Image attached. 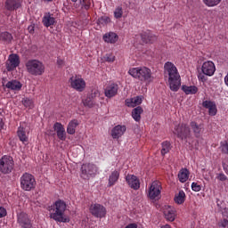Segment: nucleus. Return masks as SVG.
<instances>
[{"instance_id": "obj_28", "label": "nucleus", "mask_w": 228, "mask_h": 228, "mask_svg": "<svg viewBox=\"0 0 228 228\" xmlns=\"http://www.w3.org/2000/svg\"><path fill=\"white\" fill-rule=\"evenodd\" d=\"M164 216L168 222H174V220H175V210L171 207H168L164 210Z\"/></svg>"}, {"instance_id": "obj_27", "label": "nucleus", "mask_w": 228, "mask_h": 228, "mask_svg": "<svg viewBox=\"0 0 228 228\" xmlns=\"http://www.w3.org/2000/svg\"><path fill=\"white\" fill-rule=\"evenodd\" d=\"M185 200L186 193L184 192V191L181 190L178 193L175 195L174 201L175 202V204L181 206V204H184Z\"/></svg>"}, {"instance_id": "obj_58", "label": "nucleus", "mask_w": 228, "mask_h": 228, "mask_svg": "<svg viewBox=\"0 0 228 228\" xmlns=\"http://www.w3.org/2000/svg\"><path fill=\"white\" fill-rule=\"evenodd\" d=\"M219 202H220L219 200L216 201V204H217L218 207H220V203Z\"/></svg>"}, {"instance_id": "obj_50", "label": "nucleus", "mask_w": 228, "mask_h": 228, "mask_svg": "<svg viewBox=\"0 0 228 228\" xmlns=\"http://www.w3.org/2000/svg\"><path fill=\"white\" fill-rule=\"evenodd\" d=\"M198 78L200 79V81H202V83H205V81H208V78L206 77L205 74H200L198 76Z\"/></svg>"}, {"instance_id": "obj_8", "label": "nucleus", "mask_w": 228, "mask_h": 228, "mask_svg": "<svg viewBox=\"0 0 228 228\" xmlns=\"http://www.w3.org/2000/svg\"><path fill=\"white\" fill-rule=\"evenodd\" d=\"M161 183L159 181H154L151 183L148 190V197L151 200H158L161 197Z\"/></svg>"}, {"instance_id": "obj_36", "label": "nucleus", "mask_w": 228, "mask_h": 228, "mask_svg": "<svg viewBox=\"0 0 228 228\" xmlns=\"http://www.w3.org/2000/svg\"><path fill=\"white\" fill-rule=\"evenodd\" d=\"M84 106H87V108H94L95 106V102H94V98L91 96H87L85 100H83Z\"/></svg>"}, {"instance_id": "obj_33", "label": "nucleus", "mask_w": 228, "mask_h": 228, "mask_svg": "<svg viewBox=\"0 0 228 228\" xmlns=\"http://www.w3.org/2000/svg\"><path fill=\"white\" fill-rule=\"evenodd\" d=\"M29 216H28V214L21 212L18 215V224H20V225H24L25 224H28L29 222Z\"/></svg>"}, {"instance_id": "obj_42", "label": "nucleus", "mask_w": 228, "mask_h": 228, "mask_svg": "<svg viewBox=\"0 0 228 228\" xmlns=\"http://www.w3.org/2000/svg\"><path fill=\"white\" fill-rule=\"evenodd\" d=\"M192 191H200L202 190V185L199 184L197 182H193L191 185Z\"/></svg>"}, {"instance_id": "obj_16", "label": "nucleus", "mask_w": 228, "mask_h": 228, "mask_svg": "<svg viewBox=\"0 0 228 228\" xmlns=\"http://www.w3.org/2000/svg\"><path fill=\"white\" fill-rule=\"evenodd\" d=\"M126 181L132 190H140V179H138V176L134 175H127L126 176Z\"/></svg>"}, {"instance_id": "obj_60", "label": "nucleus", "mask_w": 228, "mask_h": 228, "mask_svg": "<svg viewBox=\"0 0 228 228\" xmlns=\"http://www.w3.org/2000/svg\"><path fill=\"white\" fill-rule=\"evenodd\" d=\"M45 1H47L48 3H51V1H53V0H45Z\"/></svg>"}, {"instance_id": "obj_15", "label": "nucleus", "mask_w": 228, "mask_h": 228, "mask_svg": "<svg viewBox=\"0 0 228 228\" xmlns=\"http://www.w3.org/2000/svg\"><path fill=\"white\" fill-rule=\"evenodd\" d=\"M126 131H127L126 125H118L112 128L111 136L114 140H118V138L124 136Z\"/></svg>"}, {"instance_id": "obj_52", "label": "nucleus", "mask_w": 228, "mask_h": 228, "mask_svg": "<svg viewBox=\"0 0 228 228\" xmlns=\"http://www.w3.org/2000/svg\"><path fill=\"white\" fill-rule=\"evenodd\" d=\"M97 95H100L99 90H94L93 93L89 95L91 98H95Z\"/></svg>"}, {"instance_id": "obj_4", "label": "nucleus", "mask_w": 228, "mask_h": 228, "mask_svg": "<svg viewBox=\"0 0 228 228\" xmlns=\"http://www.w3.org/2000/svg\"><path fill=\"white\" fill-rule=\"evenodd\" d=\"M25 67L27 72H28L30 76H43L45 72V65H44V62L37 59L28 60L25 63Z\"/></svg>"}, {"instance_id": "obj_29", "label": "nucleus", "mask_w": 228, "mask_h": 228, "mask_svg": "<svg viewBox=\"0 0 228 228\" xmlns=\"http://www.w3.org/2000/svg\"><path fill=\"white\" fill-rule=\"evenodd\" d=\"M182 90L186 95H195L199 92V87L195 86H182Z\"/></svg>"}, {"instance_id": "obj_59", "label": "nucleus", "mask_w": 228, "mask_h": 228, "mask_svg": "<svg viewBox=\"0 0 228 228\" xmlns=\"http://www.w3.org/2000/svg\"><path fill=\"white\" fill-rule=\"evenodd\" d=\"M72 3H77V0H71Z\"/></svg>"}, {"instance_id": "obj_38", "label": "nucleus", "mask_w": 228, "mask_h": 228, "mask_svg": "<svg viewBox=\"0 0 228 228\" xmlns=\"http://www.w3.org/2000/svg\"><path fill=\"white\" fill-rule=\"evenodd\" d=\"M203 3H205L207 6H217V4L222 3V0H203Z\"/></svg>"}, {"instance_id": "obj_7", "label": "nucleus", "mask_w": 228, "mask_h": 228, "mask_svg": "<svg viewBox=\"0 0 228 228\" xmlns=\"http://www.w3.org/2000/svg\"><path fill=\"white\" fill-rule=\"evenodd\" d=\"M14 165L13 158L8 155L3 156L0 159V173L4 175L12 174Z\"/></svg>"}, {"instance_id": "obj_43", "label": "nucleus", "mask_w": 228, "mask_h": 228, "mask_svg": "<svg viewBox=\"0 0 228 228\" xmlns=\"http://www.w3.org/2000/svg\"><path fill=\"white\" fill-rule=\"evenodd\" d=\"M217 111L218 110L216 109V104L212 108L208 109V115H210V117H215Z\"/></svg>"}, {"instance_id": "obj_57", "label": "nucleus", "mask_w": 228, "mask_h": 228, "mask_svg": "<svg viewBox=\"0 0 228 228\" xmlns=\"http://www.w3.org/2000/svg\"><path fill=\"white\" fill-rule=\"evenodd\" d=\"M28 29H29V33H33L34 31L33 27H28Z\"/></svg>"}, {"instance_id": "obj_53", "label": "nucleus", "mask_w": 228, "mask_h": 228, "mask_svg": "<svg viewBox=\"0 0 228 228\" xmlns=\"http://www.w3.org/2000/svg\"><path fill=\"white\" fill-rule=\"evenodd\" d=\"M90 6H91L90 2H88L87 4H84L85 10H90Z\"/></svg>"}, {"instance_id": "obj_35", "label": "nucleus", "mask_w": 228, "mask_h": 228, "mask_svg": "<svg viewBox=\"0 0 228 228\" xmlns=\"http://www.w3.org/2000/svg\"><path fill=\"white\" fill-rule=\"evenodd\" d=\"M23 106L25 108H28V110H33L35 108V102H33V99L25 97L21 101Z\"/></svg>"}, {"instance_id": "obj_6", "label": "nucleus", "mask_w": 228, "mask_h": 228, "mask_svg": "<svg viewBox=\"0 0 228 228\" xmlns=\"http://www.w3.org/2000/svg\"><path fill=\"white\" fill-rule=\"evenodd\" d=\"M99 168L95 164L93 163H86L81 167V177L86 181L91 179V177H95L97 175V172Z\"/></svg>"}, {"instance_id": "obj_47", "label": "nucleus", "mask_w": 228, "mask_h": 228, "mask_svg": "<svg viewBox=\"0 0 228 228\" xmlns=\"http://www.w3.org/2000/svg\"><path fill=\"white\" fill-rule=\"evenodd\" d=\"M125 102H126V106H127L128 108H134V102L133 98L132 99H126L125 101Z\"/></svg>"}, {"instance_id": "obj_46", "label": "nucleus", "mask_w": 228, "mask_h": 228, "mask_svg": "<svg viewBox=\"0 0 228 228\" xmlns=\"http://www.w3.org/2000/svg\"><path fill=\"white\" fill-rule=\"evenodd\" d=\"M218 181H227V175H225V174L224 173H219L216 175V177Z\"/></svg>"}, {"instance_id": "obj_51", "label": "nucleus", "mask_w": 228, "mask_h": 228, "mask_svg": "<svg viewBox=\"0 0 228 228\" xmlns=\"http://www.w3.org/2000/svg\"><path fill=\"white\" fill-rule=\"evenodd\" d=\"M57 65H58V67H63V65H65V61H63V59L58 58Z\"/></svg>"}, {"instance_id": "obj_21", "label": "nucleus", "mask_w": 228, "mask_h": 228, "mask_svg": "<svg viewBox=\"0 0 228 228\" xmlns=\"http://www.w3.org/2000/svg\"><path fill=\"white\" fill-rule=\"evenodd\" d=\"M102 39L106 44H117L118 42V35L115 32H107L103 35Z\"/></svg>"}, {"instance_id": "obj_31", "label": "nucleus", "mask_w": 228, "mask_h": 228, "mask_svg": "<svg viewBox=\"0 0 228 228\" xmlns=\"http://www.w3.org/2000/svg\"><path fill=\"white\" fill-rule=\"evenodd\" d=\"M77 126H79V122H77V119L71 120L67 127L68 134H75L76 127H77Z\"/></svg>"}, {"instance_id": "obj_48", "label": "nucleus", "mask_w": 228, "mask_h": 228, "mask_svg": "<svg viewBox=\"0 0 228 228\" xmlns=\"http://www.w3.org/2000/svg\"><path fill=\"white\" fill-rule=\"evenodd\" d=\"M221 149H222V152H224V154H228V143L227 142L222 144Z\"/></svg>"}, {"instance_id": "obj_24", "label": "nucleus", "mask_w": 228, "mask_h": 228, "mask_svg": "<svg viewBox=\"0 0 228 228\" xmlns=\"http://www.w3.org/2000/svg\"><path fill=\"white\" fill-rule=\"evenodd\" d=\"M119 177H120V172H118L117 170L112 171L109 176L108 186H110V187L115 186V184H117V182L118 181Z\"/></svg>"}, {"instance_id": "obj_17", "label": "nucleus", "mask_w": 228, "mask_h": 228, "mask_svg": "<svg viewBox=\"0 0 228 228\" xmlns=\"http://www.w3.org/2000/svg\"><path fill=\"white\" fill-rule=\"evenodd\" d=\"M141 38L143 44H153V42H156L158 40L156 35L152 34L151 30H146L141 33Z\"/></svg>"}, {"instance_id": "obj_12", "label": "nucleus", "mask_w": 228, "mask_h": 228, "mask_svg": "<svg viewBox=\"0 0 228 228\" xmlns=\"http://www.w3.org/2000/svg\"><path fill=\"white\" fill-rule=\"evenodd\" d=\"M20 65V57L16 53H12L9 55L8 61L6 62V69L8 72L15 70L17 67Z\"/></svg>"}, {"instance_id": "obj_14", "label": "nucleus", "mask_w": 228, "mask_h": 228, "mask_svg": "<svg viewBox=\"0 0 228 228\" xmlns=\"http://www.w3.org/2000/svg\"><path fill=\"white\" fill-rule=\"evenodd\" d=\"M216 71V67H215V62L208 61H205L201 66V72L205 76H215V72Z\"/></svg>"}, {"instance_id": "obj_1", "label": "nucleus", "mask_w": 228, "mask_h": 228, "mask_svg": "<svg viewBox=\"0 0 228 228\" xmlns=\"http://www.w3.org/2000/svg\"><path fill=\"white\" fill-rule=\"evenodd\" d=\"M164 76L167 77V83L172 92H179L181 88V75L177 67L172 61L164 64Z\"/></svg>"}, {"instance_id": "obj_55", "label": "nucleus", "mask_w": 228, "mask_h": 228, "mask_svg": "<svg viewBox=\"0 0 228 228\" xmlns=\"http://www.w3.org/2000/svg\"><path fill=\"white\" fill-rule=\"evenodd\" d=\"M224 85H226V86H228V73L224 77Z\"/></svg>"}, {"instance_id": "obj_40", "label": "nucleus", "mask_w": 228, "mask_h": 228, "mask_svg": "<svg viewBox=\"0 0 228 228\" xmlns=\"http://www.w3.org/2000/svg\"><path fill=\"white\" fill-rule=\"evenodd\" d=\"M98 22L99 24H110V22H111V19H110V17L108 16H102L101 18L98 19Z\"/></svg>"}, {"instance_id": "obj_49", "label": "nucleus", "mask_w": 228, "mask_h": 228, "mask_svg": "<svg viewBox=\"0 0 228 228\" xmlns=\"http://www.w3.org/2000/svg\"><path fill=\"white\" fill-rule=\"evenodd\" d=\"M6 215H7L6 208L0 207V218H4Z\"/></svg>"}, {"instance_id": "obj_18", "label": "nucleus", "mask_w": 228, "mask_h": 228, "mask_svg": "<svg viewBox=\"0 0 228 228\" xmlns=\"http://www.w3.org/2000/svg\"><path fill=\"white\" fill-rule=\"evenodd\" d=\"M42 24L45 28H51V26L56 24V18H54L51 12H46L42 19Z\"/></svg>"}, {"instance_id": "obj_10", "label": "nucleus", "mask_w": 228, "mask_h": 228, "mask_svg": "<svg viewBox=\"0 0 228 228\" xmlns=\"http://www.w3.org/2000/svg\"><path fill=\"white\" fill-rule=\"evenodd\" d=\"M174 134H176L180 140H186V138H190L191 132L190 131V126L182 123L175 126Z\"/></svg>"}, {"instance_id": "obj_56", "label": "nucleus", "mask_w": 228, "mask_h": 228, "mask_svg": "<svg viewBox=\"0 0 228 228\" xmlns=\"http://www.w3.org/2000/svg\"><path fill=\"white\" fill-rule=\"evenodd\" d=\"M160 228H172V226H170V224H165L162 225Z\"/></svg>"}, {"instance_id": "obj_30", "label": "nucleus", "mask_w": 228, "mask_h": 228, "mask_svg": "<svg viewBox=\"0 0 228 228\" xmlns=\"http://www.w3.org/2000/svg\"><path fill=\"white\" fill-rule=\"evenodd\" d=\"M0 40L4 42V44H12V40H13V36L8 31L2 32L0 34Z\"/></svg>"}, {"instance_id": "obj_2", "label": "nucleus", "mask_w": 228, "mask_h": 228, "mask_svg": "<svg viewBox=\"0 0 228 228\" xmlns=\"http://www.w3.org/2000/svg\"><path fill=\"white\" fill-rule=\"evenodd\" d=\"M48 211L50 213V218L55 222H60V224H69L70 222V217L65 215L67 203L61 200L55 201L48 207Z\"/></svg>"}, {"instance_id": "obj_5", "label": "nucleus", "mask_w": 228, "mask_h": 228, "mask_svg": "<svg viewBox=\"0 0 228 228\" xmlns=\"http://www.w3.org/2000/svg\"><path fill=\"white\" fill-rule=\"evenodd\" d=\"M20 188L24 190V191H31V190H35L37 186V180H35V176L29 173H24L20 178Z\"/></svg>"}, {"instance_id": "obj_45", "label": "nucleus", "mask_w": 228, "mask_h": 228, "mask_svg": "<svg viewBox=\"0 0 228 228\" xmlns=\"http://www.w3.org/2000/svg\"><path fill=\"white\" fill-rule=\"evenodd\" d=\"M134 101V107L140 106V104L142 102V96H136L134 98H132Z\"/></svg>"}, {"instance_id": "obj_13", "label": "nucleus", "mask_w": 228, "mask_h": 228, "mask_svg": "<svg viewBox=\"0 0 228 228\" xmlns=\"http://www.w3.org/2000/svg\"><path fill=\"white\" fill-rule=\"evenodd\" d=\"M118 84L115 82H110L104 89V95L107 99H112V97H116L118 94L119 90Z\"/></svg>"}, {"instance_id": "obj_3", "label": "nucleus", "mask_w": 228, "mask_h": 228, "mask_svg": "<svg viewBox=\"0 0 228 228\" xmlns=\"http://www.w3.org/2000/svg\"><path fill=\"white\" fill-rule=\"evenodd\" d=\"M128 74L142 83H151L152 81V71L147 67L131 68Z\"/></svg>"}, {"instance_id": "obj_25", "label": "nucleus", "mask_w": 228, "mask_h": 228, "mask_svg": "<svg viewBox=\"0 0 228 228\" xmlns=\"http://www.w3.org/2000/svg\"><path fill=\"white\" fill-rule=\"evenodd\" d=\"M189 178L190 170H188V168L186 167L180 169V171L178 172V181H180V183H186Z\"/></svg>"}, {"instance_id": "obj_32", "label": "nucleus", "mask_w": 228, "mask_h": 228, "mask_svg": "<svg viewBox=\"0 0 228 228\" xmlns=\"http://www.w3.org/2000/svg\"><path fill=\"white\" fill-rule=\"evenodd\" d=\"M161 147V156H165L166 154H168L170 151H172V144L168 141L162 142Z\"/></svg>"}, {"instance_id": "obj_19", "label": "nucleus", "mask_w": 228, "mask_h": 228, "mask_svg": "<svg viewBox=\"0 0 228 228\" xmlns=\"http://www.w3.org/2000/svg\"><path fill=\"white\" fill-rule=\"evenodd\" d=\"M53 129L54 131H56L59 140H61V142H65V140H67V135L65 134V127H63V125H61V123L56 122L53 125Z\"/></svg>"}, {"instance_id": "obj_39", "label": "nucleus", "mask_w": 228, "mask_h": 228, "mask_svg": "<svg viewBox=\"0 0 228 228\" xmlns=\"http://www.w3.org/2000/svg\"><path fill=\"white\" fill-rule=\"evenodd\" d=\"M122 15H124V11L122 7H118L114 11V17L115 19H122Z\"/></svg>"}, {"instance_id": "obj_34", "label": "nucleus", "mask_w": 228, "mask_h": 228, "mask_svg": "<svg viewBox=\"0 0 228 228\" xmlns=\"http://www.w3.org/2000/svg\"><path fill=\"white\" fill-rule=\"evenodd\" d=\"M18 138L20 141L24 143V142H28V135H26V130L24 127L20 126L17 131Z\"/></svg>"}, {"instance_id": "obj_26", "label": "nucleus", "mask_w": 228, "mask_h": 228, "mask_svg": "<svg viewBox=\"0 0 228 228\" xmlns=\"http://www.w3.org/2000/svg\"><path fill=\"white\" fill-rule=\"evenodd\" d=\"M142 113H143V108L141 106H137L132 110V118L135 122L142 120Z\"/></svg>"}, {"instance_id": "obj_54", "label": "nucleus", "mask_w": 228, "mask_h": 228, "mask_svg": "<svg viewBox=\"0 0 228 228\" xmlns=\"http://www.w3.org/2000/svg\"><path fill=\"white\" fill-rule=\"evenodd\" d=\"M1 129H4V122H3V119L0 120V131Z\"/></svg>"}, {"instance_id": "obj_23", "label": "nucleus", "mask_w": 228, "mask_h": 228, "mask_svg": "<svg viewBox=\"0 0 228 228\" xmlns=\"http://www.w3.org/2000/svg\"><path fill=\"white\" fill-rule=\"evenodd\" d=\"M6 88L12 90L13 92H20L22 89V84L17 80H11L5 85Z\"/></svg>"}, {"instance_id": "obj_37", "label": "nucleus", "mask_w": 228, "mask_h": 228, "mask_svg": "<svg viewBox=\"0 0 228 228\" xmlns=\"http://www.w3.org/2000/svg\"><path fill=\"white\" fill-rule=\"evenodd\" d=\"M220 226L228 228V212L226 210L223 212V220L220 223Z\"/></svg>"}, {"instance_id": "obj_20", "label": "nucleus", "mask_w": 228, "mask_h": 228, "mask_svg": "<svg viewBox=\"0 0 228 228\" xmlns=\"http://www.w3.org/2000/svg\"><path fill=\"white\" fill-rule=\"evenodd\" d=\"M190 126H191V129L194 136H196V138L200 137V134H202V132L204 131V125L198 124L195 121H191L190 123Z\"/></svg>"}, {"instance_id": "obj_9", "label": "nucleus", "mask_w": 228, "mask_h": 228, "mask_svg": "<svg viewBox=\"0 0 228 228\" xmlns=\"http://www.w3.org/2000/svg\"><path fill=\"white\" fill-rule=\"evenodd\" d=\"M89 213H91L94 218H106L108 211L106 210V207L99 203H94L89 207Z\"/></svg>"}, {"instance_id": "obj_22", "label": "nucleus", "mask_w": 228, "mask_h": 228, "mask_svg": "<svg viewBox=\"0 0 228 228\" xmlns=\"http://www.w3.org/2000/svg\"><path fill=\"white\" fill-rule=\"evenodd\" d=\"M19 8H20V0H5V9L8 10V12L19 10Z\"/></svg>"}, {"instance_id": "obj_44", "label": "nucleus", "mask_w": 228, "mask_h": 228, "mask_svg": "<svg viewBox=\"0 0 228 228\" xmlns=\"http://www.w3.org/2000/svg\"><path fill=\"white\" fill-rule=\"evenodd\" d=\"M105 61H108L109 63H113V61H115V55L111 53L106 54Z\"/></svg>"}, {"instance_id": "obj_11", "label": "nucleus", "mask_w": 228, "mask_h": 228, "mask_svg": "<svg viewBox=\"0 0 228 228\" xmlns=\"http://www.w3.org/2000/svg\"><path fill=\"white\" fill-rule=\"evenodd\" d=\"M71 88L76 90L77 92H85L86 88V82L82 77L77 76L71 77L69 80Z\"/></svg>"}, {"instance_id": "obj_41", "label": "nucleus", "mask_w": 228, "mask_h": 228, "mask_svg": "<svg viewBox=\"0 0 228 228\" xmlns=\"http://www.w3.org/2000/svg\"><path fill=\"white\" fill-rule=\"evenodd\" d=\"M216 103H215V102H212V101H203L202 102V106L203 108H206V110H209L210 108H213L214 105H216Z\"/></svg>"}]
</instances>
